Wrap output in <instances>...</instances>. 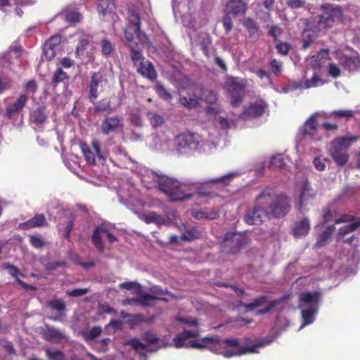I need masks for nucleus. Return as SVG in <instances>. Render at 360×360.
<instances>
[{
	"label": "nucleus",
	"mask_w": 360,
	"mask_h": 360,
	"mask_svg": "<svg viewBox=\"0 0 360 360\" xmlns=\"http://www.w3.org/2000/svg\"><path fill=\"white\" fill-rule=\"evenodd\" d=\"M128 25L124 30V38L131 49V58L134 65H139L143 62V56L139 49H135L134 44H145L147 42L146 35L141 31V20L139 11L134 6H129L127 11Z\"/></svg>",
	"instance_id": "obj_2"
},
{
	"label": "nucleus",
	"mask_w": 360,
	"mask_h": 360,
	"mask_svg": "<svg viewBox=\"0 0 360 360\" xmlns=\"http://www.w3.org/2000/svg\"><path fill=\"white\" fill-rule=\"evenodd\" d=\"M199 332L197 328L188 330L184 328L173 339L176 348L187 347L202 349L207 347L212 352L221 354L226 358L240 356L248 353H257L258 349L270 344L271 340H262L258 343L251 346H242L239 340L236 338H228L219 340L217 337H205L200 339L188 340L198 337Z\"/></svg>",
	"instance_id": "obj_1"
},
{
	"label": "nucleus",
	"mask_w": 360,
	"mask_h": 360,
	"mask_svg": "<svg viewBox=\"0 0 360 360\" xmlns=\"http://www.w3.org/2000/svg\"><path fill=\"white\" fill-rule=\"evenodd\" d=\"M253 72L262 80L264 81L265 85H272V79L271 73L263 69L254 70Z\"/></svg>",
	"instance_id": "obj_47"
},
{
	"label": "nucleus",
	"mask_w": 360,
	"mask_h": 360,
	"mask_svg": "<svg viewBox=\"0 0 360 360\" xmlns=\"http://www.w3.org/2000/svg\"><path fill=\"white\" fill-rule=\"evenodd\" d=\"M335 227L333 225L329 226L326 230H325L319 237L316 245L317 247H321L325 245L328 239L331 236L332 233L334 231Z\"/></svg>",
	"instance_id": "obj_42"
},
{
	"label": "nucleus",
	"mask_w": 360,
	"mask_h": 360,
	"mask_svg": "<svg viewBox=\"0 0 360 360\" xmlns=\"http://www.w3.org/2000/svg\"><path fill=\"white\" fill-rule=\"evenodd\" d=\"M264 205L269 214H271L276 218L284 217L290 209L289 198L284 194L277 195L275 190L273 199Z\"/></svg>",
	"instance_id": "obj_12"
},
{
	"label": "nucleus",
	"mask_w": 360,
	"mask_h": 360,
	"mask_svg": "<svg viewBox=\"0 0 360 360\" xmlns=\"http://www.w3.org/2000/svg\"><path fill=\"white\" fill-rule=\"evenodd\" d=\"M309 229V220L307 218H304L295 223L292 232L293 236L298 238L306 236L308 234Z\"/></svg>",
	"instance_id": "obj_27"
},
{
	"label": "nucleus",
	"mask_w": 360,
	"mask_h": 360,
	"mask_svg": "<svg viewBox=\"0 0 360 360\" xmlns=\"http://www.w3.org/2000/svg\"><path fill=\"white\" fill-rule=\"evenodd\" d=\"M358 137L356 136H343L335 139L330 143L329 153L338 166H344L349 160L347 149Z\"/></svg>",
	"instance_id": "obj_8"
},
{
	"label": "nucleus",
	"mask_w": 360,
	"mask_h": 360,
	"mask_svg": "<svg viewBox=\"0 0 360 360\" xmlns=\"http://www.w3.org/2000/svg\"><path fill=\"white\" fill-rule=\"evenodd\" d=\"M60 37L53 36L46 41L44 46V56L50 60L53 58L60 49Z\"/></svg>",
	"instance_id": "obj_21"
},
{
	"label": "nucleus",
	"mask_w": 360,
	"mask_h": 360,
	"mask_svg": "<svg viewBox=\"0 0 360 360\" xmlns=\"http://www.w3.org/2000/svg\"><path fill=\"white\" fill-rule=\"evenodd\" d=\"M153 295L144 294L143 295L138 302L143 306H150L153 304L155 300H160L167 301L168 299L165 297L167 293V290H163L159 286H154L151 289Z\"/></svg>",
	"instance_id": "obj_19"
},
{
	"label": "nucleus",
	"mask_w": 360,
	"mask_h": 360,
	"mask_svg": "<svg viewBox=\"0 0 360 360\" xmlns=\"http://www.w3.org/2000/svg\"><path fill=\"white\" fill-rule=\"evenodd\" d=\"M179 101L181 105L188 108H192L197 105L196 99L192 98H186L181 96Z\"/></svg>",
	"instance_id": "obj_60"
},
{
	"label": "nucleus",
	"mask_w": 360,
	"mask_h": 360,
	"mask_svg": "<svg viewBox=\"0 0 360 360\" xmlns=\"http://www.w3.org/2000/svg\"><path fill=\"white\" fill-rule=\"evenodd\" d=\"M124 121L121 115L106 117L101 124V131L104 135L122 131L124 129Z\"/></svg>",
	"instance_id": "obj_16"
},
{
	"label": "nucleus",
	"mask_w": 360,
	"mask_h": 360,
	"mask_svg": "<svg viewBox=\"0 0 360 360\" xmlns=\"http://www.w3.org/2000/svg\"><path fill=\"white\" fill-rule=\"evenodd\" d=\"M143 321V317L140 314H130L127 321L129 324L134 327Z\"/></svg>",
	"instance_id": "obj_61"
},
{
	"label": "nucleus",
	"mask_w": 360,
	"mask_h": 360,
	"mask_svg": "<svg viewBox=\"0 0 360 360\" xmlns=\"http://www.w3.org/2000/svg\"><path fill=\"white\" fill-rule=\"evenodd\" d=\"M144 219L145 221L148 224L155 223L158 225H161L165 223V219L163 217L153 212L146 214Z\"/></svg>",
	"instance_id": "obj_44"
},
{
	"label": "nucleus",
	"mask_w": 360,
	"mask_h": 360,
	"mask_svg": "<svg viewBox=\"0 0 360 360\" xmlns=\"http://www.w3.org/2000/svg\"><path fill=\"white\" fill-rule=\"evenodd\" d=\"M11 54L15 58H18L21 55V45L19 40L15 41L10 47Z\"/></svg>",
	"instance_id": "obj_59"
},
{
	"label": "nucleus",
	"mask_w": 360,
	"mask_h": 360,
	"mask_svg": "<svg viewBox=\"0 0 360 360\" xmlns=\"http://www.w3.org/2000/svg\"><path fill=\"white\" fill-rule=\"evenodd\" d=\"M342 66L349 72L360 70V58L357 54L353 56H344L341 58Z\"/></svg>",
	"instance_id": "obj_28"
},
{
	"label": "nucleus",
	"mask_w": 360,
	"mask_h": 360,
	"mask_svg": "<svg viewBox=\"0 0 360 360\" xmlns=\"http://www.w3.org/2000/svg\"><path fill=\"white\" fill-rule=\"evenodd\" d=\"M228 91L231 94V103L232 106H238L242 101L244 94L243 84L236 82L233 79H231Z\"/></svg>",
	"instance_id": "obj_22"
},
{
	"label": "nucleus",
	"mask_w": 360,
	"mask_h": 360,
	"mask_svg": "<svg viewBox=\"0 0 360 360\" xmlns=\"http://www.w3.org/2000/svg\"><path fill=\"white\" fill-rule=\"evenodd\" d=\"M182 228L184 233L181 239L183 240L191 241L199 238L201 236V231L195 227H188L185 224H182Z\"/></svg>",
	"instance_id": "obj_31"
},
{
	"label": "nucleus",
	"mask_w": 360,
	"mask_h": 360,
	"mask_svg": "<svg viewBox=\"0 0 360 360\" xmlns=\"http://www.w3.org/2000/svg\"><path fill=\"white\" fill-rule=\"evenodd\" d=\"M323 84V82L322 79L315 73L310 80L306 79L302 81H293L290 82L285 92H287L288 91L316 87L322 85Z\"/></svg>",
	"instance_id": "obj_18"
},
{
	"label": "nucleus",
	"mask_w": 360,
	"mask_h": 360,
	"mask_svg": "<svg viewBox=\"0 0 360 360\" xmlns=\"http://www.w3.org/2000/svg\"><path fill=\"white\" fill-rule=\"evenodd\" d=\"M79 146L89 164L94 165H103L105 159L100 150V143L98 141H93L91 148L84 143H81Z\"/></svg>",
	"instance_id": "obj_14"
},
{
	"label": "nucleus",
	"mask_w": 360,
	"mask_h": 360,
	"mask_svg": "<svg viewBox=\"0 0 360 360\" xmlns=\"http://www.w3.org/2000/svg\"><path fill=\"white\" fill-rule=\"evenodd\" d=\"M147 117L149 120L151 126L154 128L162 126L165 122V120L161 115L151 112H148L147 113Z\"/></svg>",
	"instance_id": "obj_45"
},
{
	"label": "nucleus",
	"mask_w": 360,
	"mask_h": 360,
	"mask_svg": "<svg viewBox=\"0 0 360 360\" xmlns=\"http://www.w3.org/2000/svg\"><path fill=\"white\" fill-rule=\"evenodd\" d=\"M248 243V239L240 232L227 233L222 243L223 250L227 252L235 253Z\"/></svg>",
	"instance_id": "obj_13"
},
{
	"label": "nucleus",
	"mask_w": 360,
	"mask_h": 360,
	"mask_svg": "<svg viewBox=\"0 0 360 360\" xmlns=\"http://www.w3.org/2000/svg\"><path fill=\"white\" fill-rule=\"evenodd\" d=\"M44 335L47 340L54 341H60L65 338L63 332L53 327H48Z\"/></svg>",
	"instance_id": "obj_38"
},
{
	"label": "nucleus",
	"mask_w": 360,
	"mask_h": 360,
	"mask_svg": "<svg viewBox=\"0 0 360 360\" xmlns=\"http://www.w3.org/2000/svg\"><path fill=\"white\" fill-rule=\"evenodd\" d=\"M89 45V40L88 39H82L79 41L77 49H76V54L78 56L82 55L84 51L87 49L88 46Z\"/></svg>",
	"instance_id": "obj_63"
},
{
	"label": "nucleus",
	"mask_w": 360,
	"mask_h": 360,
	"mask_svg": "<svg viewBox=\"0 0 360 360\" xmlns=\"http://www.w3.org/2000/svg\"><path fill=\"white\" fill-rule=\"evenodd\" d=\"M150 141L148 143V146L154 150L167 151L173 150L172 141L165 136L154 134L150 136Z\"/></svg>",
	"instance_id": "obj_20"
},
{
	"label": "nucleus",
	"mask_w": 360,
	"mask_h": 360,
	"mask_svg": "<svg viewBox=\"0 0 360 360\" xmlns=\"http://www.w3.org/2000/svg\"><path fill=\"white\" fill-rule=\"evenodd\" d=\"M66 79H68L67 73L64 72L61 68H58L53 74L52 81L53 83L58 84L59 82H63Z\"/></svg>",
	"instance_id": "obj_54"
},
{
	"label": "nucleus",
	"mask_w": 360,
	"mask_h": 360,
	"mask_svg": "<svg viewBox=\"0 0 360 360\" xmlns=\"http://www.w3.org/2000/svg\"><path fill=\"white\" fill-rule=\"evenodd\" d=\"M329 160L321 155L317 156L313 160V165L318 171L325 170L326 165L328 164Z\"/></svg>",
	"instance_id": "obj_48"
},
{
	"label": "nucleus",
	"mask_w": 360,
	"mask_h": 360,
	"mask_svg": "<svg viewBox=\"0 0 360 360\" xmlns=\"http://www.w3.org/2000/svg\"><path fill=\"white\" fill-rule=\"evenodd\" d=\"M335 224L346 223L338 230V240H342L345 243L351 244L354 238L352 235L354 231H360V219L354 218L353 216L345 214L335 219Z\"/></svg>",
	"instance_id": "obj_11"
},
{
	"label": "nucleus",
	"mask_w": 360,
	"mask_h": 360,
	"mask_svg": "<svg viewBox=\"0 0 360 360\" xmlns=\"http://www.w3.org/2000/svg\"><path fill=\"white\" fill-rule=\"evenodd\" d=\"M264 107L265 105L262 103H252L244 110L240 117L243 120H247L261 116L264 111Z\"/></svg>",
	"instance_id": "obj_26"
},
{
	"label": "nucleus",
	"mask_w": 360,
	"mask_h": 360,
	"mask_svg": "<svg viewBox=\"0 0 360 360\" xmlns=\"http://www.w3.org/2000/svg\"><path fill=\"white\" fill-rule=\"evenodd\" d=\"M46 224V218L43 214H37L32 219L24 222V229H29L44 226Z\"/></svg>",
	"instance_id": "obj_33"
},
{
	"label": "nucleus",
	"mask_w": 360,
	"mask_h": 360,
	"mask_svg": "<svg viewBox=\"0 0 360 360\" xmlns=\"http://www.w3.org/2000/svg\"><path fill=\"white\" fill-rule=\"evenodd\" d=\"M274 188L266 187L256 198L255 205L249 208L244 217V221L249 225L261 224L266 218L269 212L265 207L273 199Z\"/></svg>",
	"instance_id": "obj_5"
},
{
	"label": "nucleus",
	"mask_w": 360,
	"mask_h": 360,
	"mask_svg": "<svg viewBox=\"0 0 360 360\" xmlns=\"http://www.w3.org/2000/svg\"><path fill=\"white\" fill-rule=\"evenodd\" d=\"M356 193V188L352 186L345 187L342 193L339 195L338 199L340 200H347L354 197Z\"/></svg>",
	"instance_id": "obj_51"
},
{
	"label": "nucleus",
	"mask_w": 360,
	"mask_h": 360,
	"mask_svg": "<svg viewBox=\"0 0 360 360\" xmlns=\"http://www.w3.org/2000/svg\"><path fill=\"white\" fill-rule=\"evenodd\" d=\"M58 16L64 18L70 23H76L81 21L82 14L75 9L67 8Z\"/></svg>",
	"instance_id": "obj_32"
},
{
	"label": "nucleus",
	"mask_w": 360,
	"mask_h": 360,
	"mask_svg": "<svg viewBox=\"0 0 360 360\" xmlns=\"http://www.w3.org/2000/svg\"><path fill=\"white\" fill-rule=\"evenodd\" d=\"M172 202L190 199L193 195V186L167 176L160 190Z\"/></svg>",
	"instance_id": "obj_7"
},
{
	"label": "nucleus",
	"mask_w": 360,
	"mask_h": 360,
	"mask_svg": "<svg viewBox=\"0 0 360 360\" xmlns=\"http://www.w3.org/2000/svg\"><path fill=\"white\" fill-rule=\"evenodd\" d=\"M267 298H268V297L266 295H262V296L255 298V300H252V302H250L249 304H241L247 310L252 311L255 309L266 304Z\"/></svg>",
	"instance_id": "obj_39"
},
{
	"label": "nucleus",
	"mask_w": 360,
	"mask_h": 360,
	"mask_svg": "<svg viewBox=\"0 0 360 360\" xmlns=\"http://www.w3.org/2000/svg\"><path fill=\"white\" fill-rule=\"evenodd\" d=\"M49 306L52 309L58 312H63L65 310V305L63 301L60 300H52L49 303Z\"/></svg>",
	"instance_id": "obj_58"
},
{
	"label": "nucleus",
	"mask_w": 360,
	"mask_h": 360,
	"mask_svg": "<svg viewBox=\"0 0 360 360\" xmlns=\"http://www.w3.org/2000/svg\"><path fill=\"white\" fill-rule=\"evenodd\" d=\"M30 242L36 248H41L44 244L41 237L39 235L30 236Z\"/></svg>",
	"instance_id": "obj_64"
},
{
	"label": "nucleus",
	"mask_w": 360,
	"mask_h": 360,
	"mask_svg": "<svg viewBox=\"0 0 360 360\" xmlns=\"http://www.w3.org/2000/svg\"><path fill=\"white\" fill-rule=\"evenodd\" d=\"M284 301L283 299L275 300L268 303L263 309L257 311V314H264L269 313L272 310H280L281 307L277 308L276 307Z\"/></svg>",
	"instance_id": "obj_46"
},
{
	"label": "nucleus",
	"mask_w": 360,
	"mask_h": 360,
	"mask_svg": "<svg viewBox=\"0 0 360 360\" xmlns=\"http://www.w3.org/2000/svg\"><path fill=\"white\" fill-rule=\"evenodd\" d=\"M321 294L318 291L303 292L299 295L298 307L301 310L302 324L299 330L312 324L319 309Z\"/></svg>",
	"instance_id": "obj_6"
},
{
	"label": "nucleus",
	"mask_w": 360,
	"mask_h": 360,
	"mask_svg": "<svg viewBox=\"0 0 360 360\" xmlns=\"http://www.w3.org/2000/svg\"><path fill=\"white\" fill-rule=\"evenodd\" d=\"M108 231L103 226H98L95 229L91 240L94 245L99 251H103L104 245L103 240L107 239Z\"/></svg>",
	"instance_id": "obj_25"
},
{
	"label": "nucleus",
	"mask_w": 360,
	"mask_h": 360,
	"mask_svg": "<svg viewBox=\"0 0 360 360\" xmlns=\"http://www.w3.org/2000/svg\"><path fill=\"white\" fill-rule=\"evenodd\" d=\"M46 120L44 108H39L31 112L30 120L37 125L44 123Z\"/></svg>",
	"instance_id": "obj_37"
},
{
	"label": "nucleus",
	"mask_w": 360,
	"mask_h": 360,
	"mask_svg": "<svg viewBox=\"0 0 360 360\" xmlns=\"http://www.w3.org/2000/svg\"><path fill=\"white\" fill-rule=\"evenodd\" d=\"M124 155L129 162L136 165L131 167V169L135 170L137 172L141 181L146 188H157L159 191L160 190L162 184H163V181L167 177L166 175L154 172L144 166L136 165L131 158L128 157L126 153H124Z\"/></svg>",
	"instance_id": "obj_9"
},
{
	"label": "nucleus",
	"mask_w": 360,
	"mask_h": 360,
	"mask_svg": "<svg viewBox=\"0 0 360 360\" xmlns=\"http://www.w3.org/2000/svg\"><path fill=\"white\" fill-rule=\"evenodd\" d=\"M321 8L322 13L318 15L316 21V30L320 32L332 27L342 15V8L338 5L325 4Z\"/></svg>",
	"instance_id": "obj_10"
},
{
	"label": "nucleus",
	"mask_w": 360,
	"mask_h": 360,
	"mask_svg": "<svg viewBox=\"0 0 360 360\" xmlns=\"http://www.w3.org/2000/svg\"><path fill=\"white\" fill-rule=\"evenodd\" d=\"M239 175L240 173L238 172H231L217 178L208 179L205 181V183L217 184L222 186H227Z\"/></svg>",
	"instance_id": "obj_30"
},
{
	"label": "nucleus",
	"mask_w": 360,
	"mask_h": 360,
	"mask_svg": "<svg viewBox=\"0 0 360 360\" xmlns=\"http://www.w3.org/2000/svg\"><path fill=\"white\" fill-rule=\"evenodd\" d=\"M321 116L316 112L311 115L299 129L296 136V150L299 154H316L320 152L317 143L321 137L317 134V120Z\"/></svg>",
	"instance_id": "obj_3"
},
{
	"label": "nucleus",
	"mask_w": 360,
	"mask_h": 360,
	"mask_svg": "<svg viewBox=\"0 0 360 360\" xmlns=\"http://www.w3.org/2000/svg\"><path fill=\"white\" fill-rule=\"evenodd\" d=\"M214 140H207L198 133H181L174 139L173 146L175 150L182 154L194 152H210L216 148Z\"/></svg>",
	"instance_id": "obj_4"
},
{
	"label": "nucleus",
	"mask_w": 360,
	"mask_h": 360,
	"mask_svg": "<svg viewBox=\"0 0 360 360\" xmlns=\"http://www.w3.org/2000/svg\"><path fill=\"white\" fill-rule=\"evenodd\" d=\"M296 186L299 193L298 209L302 212L303 207L314 198V192L306 179H302L299 181Z\"/></svg>",
	"instance_id": "obj_17"
},
{
	"label": "nucleus",
	"mask_w": 360,
	"mask_h": 360,
	"mask_svg": "<svg viewBox=\"0 0 360 360\" xmlns=\"http://www.w3.org/2000/svg\"><path fill=\"white\" fill-rule=\"evenodd\" d=\"M176 319L181 323L186 326L187 327L197 328L198 323L196 319H191L183 316H176Z\"/></svg>",
	"instance_id": "obj_53"
},
{
	"label": "nucleus",
	"mask_w": 360,
	"mask_h": 360,
	"mask_svg": "<svg viewBox=\"0 0 360 360\" xmlns=\"http://www.w3.org/2000/svg\"><path fill=\"white\" fill-rule=\"evenodd\" d=\"M134 351L136 358L140 360H146V352H149L148 345L143 343L137 338L129 340L125 343Z\"/></svg>",
	"instance_id": "obj_23"
},
{
	"label": "nucleus",
	"mask_w": 360,
	"mask_h": 360,
	"mask_svg": "<svg viewBox=\"0 0 360 360\" xmlns=\"http://www.w3.org/2000/svg\"><path fill=\"white\" fill-rule=\"evenodd\" d=\"M108 84V80L101 72L91 73L90 83L88 86L89 98L94 103L98 95L103 92L104 87Z\"/></svg>",
	"instance_id": "obj_15"
},
{
	"label": "nucleus",
	"mask_w": 360,
	"mask_h": 360,
	"mask_svg": "<svg viewBox=\"0 0 360 360\" xmlns=\"http://www.w3.org/2000/svg\"><path fill=\"white\" fill-rule=\"evenodd\" d=\"M22 108V95L20 96L18 100L6 108V115L12 119L15 117Z\"/></svg>",
	"instance_id": "obj_36"
},
{
	"label": "nucleus",
	"mask_w": 360,
	"mask_h": 360,
	"mask_svg": "<svg viewBox=\"0 0 360 360\" xmlns=\"http://www.w3.org/2000/svg\"><path fill=\"white\" fill-rule=\"evenodd\" d=\"M156 93L159 95L160 97L162 98L166 101H169L172 98V95L164 87L162 84L160 82H158L155 86Z\"/></svg>",
	"instance_id": "obj_52"
},
{
	"label": "nucleus",
	"mask_w": 360,
	"mask_h": 360,
	"mask_svg": "<svg viewBox=\"0 0 360 360\" xmlns=\"http://www.w3.org/2000/svg\"><path fill=\"white\" fill-rule=\"evenodd\" d=\"M248 9V4L243 0H229L226 5L225 11L227 14L243 15Z\"/></svg>",
	"instance_id": "obj_24"
},
{
	"label": "nucleus",
	"mask_w": 360,
	"mask_h": 360,
	"mask_svg": "<svg viewBox=\"0 0 360 360\" xmlns=\"http://www.w3.org/2000/svg\"><path fill=\"white\" fill-rule=\"evenodd\" d=\"M95 111L97 112H107L110 113L116 110L115 107H112L110 101L107 99H102L98 102L94 103Z\"/></svg>",
	"instance_id": "obj_35"
},
{
	"label": "nucleus",
	"mask_w": 360,
	"mask_h": 360,
	"mask_svg": "<svg viewBox=\"0 0 360 360\" xmlns=\"http://www.w3.org/2000/svg\"><path fill=\"white\" fill-rule=\"evenodd\" d=\"M46 353L51 360H65L64 354L58 349H49Z\"/></svg>",
	"instance_id": "obj_55"
},
{
	"label": "nucleus",
	"mask_w": 360,
	"mask_h": 360,
	"mask_svg": "<svg viewBox=\"0 0 360 360\" xmlns=\"http://www.w3.org/2000/svg\"><path fill=\"white\" fill-rule=\"evenodd\" d=\"M284 165V158L281 155H275L270 160V165L273 167L281 168Z\"/></svg>",
	"instance_id": "obj_57"
},
{
	"label": "nucleus",
	"mask_w": 360,
	"mask_h": 360,
	"mask_svg": "<svg viewBox=\"0 0 360 360\" xmlns=\"http://www.w3.org/2000/svg\"><path fill=\"white\" fill-rule=\"evenodd\" d=\"M316 36H315V32L314 31H310L309 30H305L302 33V38H303V47L304 49H307L309 47L310 44L314 40Z\"/></svg>",
	"instance_id": "obj_49"
},
{
	"label": "nucleus",
	"mask_w": 360,
	"mask_h": 360,
	"mask_svg": "<svg viewBox=\"0 0 360 360\" xmlns=\"http://www.w3.org/2000/svg\"><path fill=\"white\" fill-rule=\"evenodd\" d=\"M269 68L271 74H273L275 77H279L281 75L283 72V62L275 58L271 59L269 62Z\"/></svg>",
	"instance_id": "obj_40"
},
{
	"label": "nucleus",
	"mask_w": 360,
	"mask_h": 360,
	"mask_svg": "<svg viewBox=\"0 0 360 360\" xmlns=\"http://www.w3.org/2000/svg\"><path fill=\"white\" fill-rule=\"evenodd\" d=\"M101 50L102 54L105 56H110L114 51V45L107 38H103L101 41Z\"/></svg>",
	"instance_id": "obj_41"
},
{
	"label": "nucleus",
	"mask_w": 360,
	"mask_h": 360,
	"mask_svg": "<svg viewBox=\"0 0 360 360\" xmlns=\"http://www.w3.org/2000/svg\"><path fill=\"white\" fill-rule=\"evenodd\" d=\"M115 8L114 0H98L97 9L98 13L103 15L111 13Z\"/></svg>",
	"instance_id": "obj_34"
},
{
	"label": "nucleus",
	"mask_w": 360,
	"mask_h": 360,
	"mask_svg": "<svg viewBox=\"0 0 360 360\" xmlns=\"http://www.w3.org/2000/svg\"><path fill=\"white\" fill-rule=\"evenodd\" d=\"M5 269L8 270L9 274H11L12 276H13L16 278L17 281L20 284H22V282L18 278V275L22 276V274L19 271L18 269H17L14 266L11 265V264H6L5 266Z\"/></svg>",
	"instance_id": "obj_62"
},
{
	"label": "nucleus",
	"mask_w": 360,
	"mask_h": 360,
	"mask_svg": "<svg viewBox=\"0 0 360 360\" xmlns=\"http://www.w3.org/2000/svg\"><path fill=\"white\" fill-rule=\"evenodd\" d=\"M120 287L126 290H134L136 292L141 290V286L137 282H124L120 284Z\"/></svg>",
	"instance_id": "obj_56"
},
{
	"label": "nucleus",
	"mask_w": 360,
	"mask_h": 360,
	"mask_svg": "<svg viewBox=\"0 0 360 360\" xmlns=\"http://www.w3.org/2000/svg\"><path fill=\"white\" fill-rule=\"evenodd\" d=\"M102 332V329L100 326H94L89 331L84 333V338L88 340H93L96 338L98 337Z\"/></svg>",
	"instance_id": "obj_50"
},
{
	"label": "nucleus",
	"mask_w": 360,
	"mask_h": 360,
	"mask_svg": "<svg viewBox=\"0 0 360 360\" xmlns=\"http://www.w3.org/2000/svg\"><path fill=\"white\" fill-rule=\"evenodd\" d=\"M138 72L143 77L153 80L157 77L156 71L150 62H144L141 63L139 65H138Z\"/></svg>",
	"instance_id": "obj_29"
},
{
	"label": "nucleus",
	"mask_w": 360,
	"mask_h": 360,
	"mask_svg": "<svg viewBox=\"0 0 360 360\" xmlns=\"http://www.w3.org/2000/svg\"><path fill=\"white\" fill-rule=\"evenodd\" d=\"M192 216L198 220L203 219H213L219 216V213L216 210L210 214L205 211L193 210L192 212Z\"/></svg>",
	"instance_id": "obj_43"
}]
</instances>
